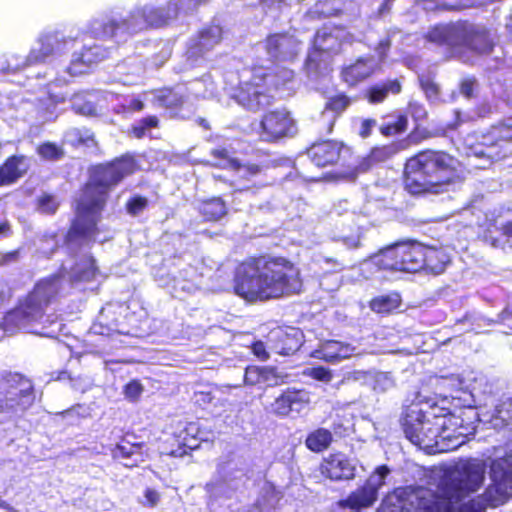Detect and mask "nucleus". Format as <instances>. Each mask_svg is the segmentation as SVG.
<instances>
[{
	"label": "nucleus",
	"instance_id": "1",
	"mask_svg": "<svg viewBox=\"0 0 512 512\" xmlns=\"http://www.w3.org/2000/svg\"><path fill=\"white\" fill-rule=\"evenodd\" d=\"M490 484L467 501L485 479L484 468L465 463L455 475L443 478L437 491L423 486L395 488L382 502L383 512H483L504 505L512 498V464L504 459L490 466Z\"/></svg>",
	"mask_w": 512,
	"mask_h": 512
},
{
	"label": "nucleus",
	"instance_id": "2",
	"mask_svg": "<svg viewBox=\"0 0 512 512\" xmlns=\"http://www.w3.org/2000/svg\"><path fill=\"white\" fill-rule=\"evenodd\" d=\"M136 169V161L129 155H122L92 169L75 200L74 217L66 230V244L81 247L95 241L100 233L98 223L110 191Z\"/></svg>",
	"mask_w": 512,
	"mask_h": 512
},
{
	"label": "nucleus",
	"instance_id": "3",
	"mask_svg": "<svg viewBox=\"0 0 512 512\" xmlns=\"http://www.w3.org/2000/svg\"><path fill=\"white\" fill-rule=\"evenodd\" d=\"M301 270L291 259L267 253L248 256L235 266L233 293L248 303L299 294Z\"/></svg>",
	"mask_w": 512,
	"mask_h": 512
},
{
	"label": "nucleus",
	"instance_id": "4",
	"mask_svg": "<svg viewBox=\"0 0 512 512\" xmlns=\"http://www.w3.org/2000/svg\"><path fill=\"white\" fill-rule=\"evenodd\" d=\"M400 424L406 439L429 454L457 449L474 431L472 423L449 408L433 404L424 409L420 402L405 406Z\"/></svg>",
	"mask_w": 512,
	"mask_h": 512
},
{
	"label": "nucleus",
	"instance_id": "5",
	"mask_svg": "<svg viewBox=\"0 0 512 512\" xmlns=\"http://www.w3.org/2000/svg\"><path fill=\"white\" fill-rule=\"evenodd\" d=\"M459 161L446 151L426 149L409 157L403 169V184L411 195L435 194L454 182Z\"/></svg>",
	"mask_w": 512,
	"mask_h": 512
},
{
	"label": "nucleus",
	"instance_id": "6",
	"mask_svg": "<svg viewBox=\"0 0 512 512\" xmlns=\"http://www.w3.org/2000/svg\"><path fill=\"white\" fill-rule=\"evenodd\" d=\"M62 287L63 281L59 274L38 280L25 296L18 299L15 307L5 313L3 329L14 331L39 322L46 309L59 301Z\"/></svg>",
	"mask_w": 512,
	"mask_h": 512
},
{
	"label": "nucleus",
	"instance_id": "7",
	"mask_svg": "<svg viewBox=\"0 0 512 512\" xmlns=\"http://www.w3.org/2000/svg\"><path fill=\"white\" fill-rule=\"evenodd\" d=\"M210 0H170L162 8H143L120 20H110L103 25V32L111 37L133 35L151 27L167 25L181 15L188 16Z\"/></svg>",
	"mask_w": 512,
	"mask_h": 512
},
{
	"label": "nucleus",
	"instance_id": "8",
	"mask_svg": "<svg viewBox=\"0 0 512 512\" xmlns=\"http://www.w3.org/2000/svg\"><path fill=\"white\" fill-rule=\"evenodd\" d=\"M424 38L453 52L467 50L483 55L491 53L494 48L490 29L469 20L436 24L428 29Z\"/></svg>",
	"mask_w": 512,
	"mask_h": 512
},
{
	"label": "nucleus",
	"instance_id": "9",
	"mask_svg": "<svg viewBox=\"0 0 512 512\" xmlns=\"http://www.w3.org/2000/svg\"><path fill=\"white\" fill-rule=\"evenodd\" d=\"M422 242L407 239L396 241L382 248L375 256L374 263L390 272L415 274L422 272Z\"/></svg>",
	"mask_w": 512,
	"mask_h": 512
},
{
	"label": "nucleus",
	"instance_id": "10",
	"mask_svg": "<svg viewBox=\"0 0 512 512\" xmlns=\"http://www.w3.org/2000/svg\"><path fill=\"white\" fill-rule=\"evenodd\" d=\"M36 400L32 380L19 372H6L0 377V414L23 415Z\"/></svg>",
	"mask_w": 512,
	"mask_h": 512
},
{
	"label": "nucleus",
	"instance_id": "11",
	"mask_svg": "<svg viewBox=\"0 0 512 512\" xmlns=\"http://www.w3.org/2000/svg\"><path fill=\"white\" fill-rule=\"evenodd\" d=\"M512 116L491 125L486 131L473 136L469 144L471 154L489 163L502 161L512 154Z\"/></svg>",
	"mask_w": 512,
	"mask_h": 512
},
{
	"label": "nucleus",
	"instance_id": "12",
	"mask_svg": "<svg viewBox=\"0 0 512 512\" xmlns=\"http://www.w3.org/2000/svg\"><path fill=\"white\" fill-rule=\"evenodd\" d=\"M265 76L263 66H253L250 77L240 80L234 88L233 99L251 112L271 106L275 102V96L269 91Z\"/></svg>",
	"mask_w": 512,
	"mask_h": 512
},
{
	"label": "nucleus",
	"instance_id": "13",
	"mask_svg": "<svg viewBox=\"0 0 512 512\" xmlns=\"http://www.w3.org/2000/svg\"><path fill=\"white\" fill-rule=\"evenodd\" d=\"M478 226L479 235L485 243L503 247L512 239V208L500 206L486 212Z\"/></svg>",
	"mask_w": 512,
	"mask_h": 512
},
{
	"label": "nucleus",
	"instance_id": "14",
	"mask_svg": "<svg viewBox=\"0 0 512 512\" xmlns=\"http://www.w3.org/2000/svg\"><path fill=\"white\" fill-rule=\"evenodd\" d=\"M296 131V121L286 108L268 110L263 113L259 121V139L265 143H278L292 137Z\"/></svg>",
	"mask_w": 512,
	"mask_h": 512
},
{
	"label": "nucleus",
	"instance_id": "15",
	"mask_svg": "<svg viewBox=\"0 0 512 512\" xmlns=\"http://www.w3.org/2000/svg\"><path fill=\"white\" fill-rule=\"evenodd\" d=\"M306 154L311 162L319 167H348L352 149L342 141L326 139L312 143Z\"/></svg>",
	"mask_w": 512,
	"mask_h": 512
},
{
	"label": "nucleus",
	"instance_id": "16",
	"mask_svg": "<svg viewBox=\"0 0 512 512\" xmlns=\"http://www.w3.org/2000/svg\"><path fill=\"white\" fill-rule=\"evenodd\" d=\"M224 31L218 23H208L200 28L187 44L188 59L197 61L204 58L223 40Z\"/></svg>",
	"mask_w": 512,
	"mask_h": 512
},
{
	"label": "nucleus",
	"instance_id": "17",
	"mask_svg": "<svg viewBox=\"0 0 512 512\" xmlns=\"http://www.w3.org/2000/svg\"><path fill=\"white\" fill-rule=\"evenodd\" d=\"M264 50L273 63L294 62L299 56V42L286 31L270 33L264 39Z\"/></svg>",
	"mask_w": 512,
	"mask_h": 512
},
{
	"label": "nucleus",
	"instance_id": "18",
	"mask_svg": "<svg viewBox=\"0 0 512 512\" xmlns=\"http://www.w3.org/2000/svg\"><path fill=\"white\" fill-rule=\"evenodd\" d=\"M384 485L383 481H372L371 478L351 491L344 499L337 502L341 509H348L351 512H361L372 507L378 500L379 489Z\"/></svg>",
	"mask_w": 512,
	"mask_h": 512
},
{
	"label": "nucleus",
	"instance_id": "19",
	"mask_svg": "<svg viewBox=\"0 0 512 512\" xmlns=\"http://www.w3.org/2000/svg\"><path fill=\"white\" fill-rule=\"evenodd\" d=\"M350 33L344 25H322L317 29L313 43L320 50H324L327 56L332 57L339 54L344 43L350 39Z\"/></svg>",
	"mask_w": 512,
	"mask_h": 512
},
{
	"label": "nucleus",
	"instance_id": "20",
	"mask_svg": "<svg viewBox=\"0 0 512 512\" xmlns=\"http://www.w3.org/2000/svg\"><path fill=\"white\" fill-rule=\"evenodd\" d=\"M322 477L333 482L351 480L355 477V466L341 452L330 453L324 457L318 467Z\"/></svg>",
	"mask_w": 512,
	"mask_h": 512
},
{
	"label": "nucleus",
	"instance_id": "21",
	"mask_svg": "<svg viewBox=\"0 0 512 512\" xmlns=\"http://www.w3.org/2000/svg\"><path fill=\"white\" fill-rule=\"evenodd\" d=\"M192 425H182L168 435L163 443V453L172 457H183L198 448V438L189 432Z\"/></svg>",
	"mask_w": 512,
	"mask_h": 512
},
{
	"label": "nucleus",
	"instance_id": "22",
	"mask_svg": "<svg viewBox=\"0 0 512 512\" xmlns=\"http://www.w3.org/2000/svg\"><path fill=\"white\" fill-rule=\"evenodd\" d=\"M108 57V50L101 45L85 46L74 54L67 71L73 76L82 75Z\"/></svg>",
	"mask_w": 512,
	"mask_h": 512
},
{
	"label": "nucleus",
	"instance_id": "23",
	"mask_svg": "<svg viewBox=\"0 0 512 512\" xmlns=\"http://www.w3.org/2000/svg\"><path fill=\"white\" fill-rule=\"evenodd\" d=\"M136 436L132 433H126L120 440L111 448V456L114 460L122 462L127 467L137 465V460H132L134 456L142 458L144 442H136Z\"/></svg>",
	"mask_w": 512,
	"mask_h": 512
},
{
	"label": "nucleus",
	"instance_id": "24",
	"mask_svg": "<svg viewBox=\"0 0 512 512\" xmlns=\"http://www.w3.org/2000/svg\"><path fill=\"white\" fill-rule=\"evenodd\" d=\"M422 272L439 275L445 271L451 259L442 247L426 245L422 243Z\"/></svg>",
	"mask_w": 512,
	"mask_h": 512
},
{
	"label": "nucleus",
	"instance_id": "25",
	"mask_svg": "<svg viewBox=\"0 0 512 512\" xmlns=\"http://www.w3.org/2000/svg\"><path fill=\"white\" fill-rule=\"evenodd\" d=\"M303 344V334L295 328L289 331L279 330L275 333L271 349L274 353L282 356L295 354Z\"/></svg>",
	"mask_w": 512,
	"mask_h": 512
},
{
	"label": "nucleus",
	"instance_id": "26",
	"mask_svg": "<svg viewBox=\"0 0 512 512\" xmlns=\"http://www.w3.org/2000/svg\"><path fill=\"white\" fill-rule=\"evenodd\" d=\"M374 74V68L369 59L359 57L349 65L343 66L340 71L341 80L348 87H355Z\"/></svg>",
	"mask_w": 512,
	"mask_h": 512
},
{
	"label": "nucleus",
	"instance_id": "27",
	"mask_svg": "<svg viewBox=\"0 0 512 512\" xmlns=\"http://www.w3.org/2000/svg\"><path fill=\"white\" fill-rule=\"evenodd\" d=\"M402 80L403 77L393 78L370 85L364 91V98L372 105L383 103L390 95L402 92Z\"/></svg>",
	"mask_w": 512,
	"mask_h": 512
},
{
	"label": "nucleus",
	"instance_id": "28",
	"mask_svg": "<svg viewBox=\"0 0 512 512\" xmlns=\"http://www.w3.org/2000/svg\"><path fill=\"white\" fill-rule=\"evenodd\" d=\"M265 81L269 86V91H284L292 89V86L296 80V72L284 65L275 63V66L271 71H267L264 68Z\"/></svg>",
	"mask_w": 512,
	"mask_h": 512
},
{
	"label": "nucleus",
	"instance_id": "29",
	"mask_svg": "<svg viewBox=\"0 0 512 512\" xmlns=\"http://www.w3.org/2000/svg\"><path fill=\"white\" fill-rule=\"evenodd\" d=\"M354 348L347 343L337 340H327L314 351L319 360L328 363H337L352 356Z\"/></svg>",
	"mask_w": 512,
	"mask_h": 512
},
{
	"label": "nucleus",
	"instance_id": "30",
	"mask_svg": "<svg viewBox=\"0 0 512 512\" xmlns=\"http://www.w3.org/2000/svg\"><path fill=\"white\" fill-rule=\"evenodd\" d=\"M405 149L402 142H391L383 145L374 146L363 157L360 167L362 169H369L380 163H384L398 154L401 150Z\"/></svg>",
	"mask_w": 512,
	"mask_h": 512
},
{
	"label": "nucleus",
	"instance_id": "31",
	"mask_svg": "<svg viewBox=\"0 0 512 512\" xmlns=\"http://www.w3.org/2000/svg\"><path fill=\"white\" fill-rule=\"evenodd\" d=\"M307 402L303 399L301 390L287 388L272 403V411L275 415L285 417L292 410H299Z\"/></svg>",
	"mask_w": 512,
	"mask_h": 512
},
{
	"label": "nucleus",
	"instance_id": "32",
	"mask_svg": "<svg viewBox=\"0 0 512 512\" xmlns=\"http://www.w3.org/2000/svg\"><path fill=\"white\" fill-rule=\"evenodd\" d=\"M99 274L96 259L92 255L86 256L83 260L76 262L71 267L69 277L70 284L92 282Z\"/></svg>",
	"mask_w": 512,
	"mask_h": 512
},
{
	"label": "nucleus",
	"instance_id": "33",
	"mask_svg": "<svg viewBox=\"0 0 512 512\" xmlns=\"http://www.w3.org/2000/svg\"><path fill=\"white\" fill-rule=\"evenodd\" d=\"M379 126L380 134L385 138L402 135L408 129V117L400 111H392L382 116Z\"/></svg>",
	"mask_w": 512,
	"mask_h": 512
},
{
	"label": "nucleus",
	"instance_id": "34",
	"mask_svg": "<svg viewBox=\"0 0 512 512\" xmlns=\"http://www.w3.org/2000/svg\"><path fill=\"white\" fill-rule=\"evenodd\" d=\"M198 212L204 222L215 223L228 214V206L220 196H213L199 203Z\"/></svg>",
	"mask_w": 512,
	"mask_h": 512
},
{
	"label": "nucleus",
	"instance_id": "35",
	"mask_svg": "<svg viewBox=\"0 0 512 512\" xmlns=\"http://www.w3.org/2000/svg\"><path fill=\"white\" fill-rule=\"evenodd\" d=\"M25 161L24 155H11L0 165V187L16 183L24 174L21 165Z\"/></svg>",
	"mask_w": 512,
	"mask_h": 512
},
{
	"label": "nucleus",
	"instance_id": "36",
	"mask_svg": "<svg viewBox=\"0 0 512 512\" xmlns=\"http://www.w3.org/2000/svg\"><path fill=\"white\" fill-rule=\"evenodd\" d=\"M279 378L277 369L272 366H248L244 374V382L251 386L258 384L277 385Z\"/></svg>",
	"mask_w": 512,
	"mask_h": 512
},
{
	"label": "nucleus",
	"instance_id": "37",
	"mask_svg": "<svg viewBox=\"0 0 512 512\" xmlns=\"http://www.w3.org/2000/svg\"><path fill=\"white\" fill-rule=\"evenodd\" d=\"M98 95L92 91L75 93L70 98V107L78 115L94 116L97 114Z\"/></svg>",
	"mask_w": 512,
	"mask_h": 512
},
{
	"label": "nucleus",
	"instance_id": "38",
	"mask_svg": "<svg viewBox=\"0 0 512 512\" xmlns=\"http://www.w3.org/2000/svg\"><path fill=\"white\" fill-rule=\"evenodd\" d=\"M332 442V432L327 428L318 427L307 434L304 443L309 451L323 453L330 448Z\"/></svg>",
	"mask_w": 512,
	"mask_h": 512
},
{
	"label": "nucleus",
	"instance_id": "39",
	"mask_svg": "<svg viewBox=\"0 0 512 512\" xmlns=\"http://www.w3.org/2000/svg\"><path fill=\"white\" fill-rule=\"evenodd\" d=\"M401 304V295L398 292H392L372 298L369 302V307L377 314L388 315L398 309Z\"/></svg>",
	"mask_w": 512,
	"mask_h": 512
},
{
	"label": "nucleus",
	"instance_id": "40",
	"mask_svg": "<svg viewBox=\"0 0 512 512\" xmlns=\"http://www.w3.org/2000/svg\"><path fill=\"white\" fill-rule=\"evenodd\" d=\"M264 165L254 162L241 163L238 159L231 161V170L237 173L238 177L247 181L260 175L264 170Z\"/></svg>",
	"mask_w": 512,
	"mask_h": 512
},
{
	"label": "nucleus",
	"instance_id": "41",
	"mask_svg": "<svg viewBox=\"0 0 512 512\" xmlns=\"http://www.w3.org/2000/svg\"><path fill=\"white\" fill-rule=\"evenodd\" d=\"M156 99L162 107L171 110L180 109L185 102L184 96L173 88L160 89Z\"/></svg>",
	"mask_w": 512,
	"mask_h": 512
},
{
	"label": "nucleus",
	"instance_id": "42",
	"mask_svg": "<svg viewBox=\"0 0 512 512\" xmlns=\"http://www.w3.org/2000/svg\"><path fill=\"white\" fill-rule=\"evenodd\" d=\"M329 56L324 50L318 49L313 43L312 49L309 51L304 67L308 72L318 73L323 67L326 66Z\"/></svg>",
	"mask_w": 512,
	"mask_h": 512
},
{
	"label": "nucleus",
	"instance_id": "43",
	"mask_svg": "<svg viewBox=\"0 0 512 512\" xmlns=\"http://www.w3.org/2000/svg\"><path fill=\"white\" fill-rule=\"evenodd\" d=\"M59 207L60 202L50 193H42L35 200V209L41 214L53 215Z\"/></svg>",
	"mask_w": 512,
	"mask_h": 512
},
{
	"label": "nucleus",
	"instance_id": "44",
	"mask_svg": "<svg viewBox=\"0 0 512 512\" xmlns=\"http://www.w3.org/2000/svg\"><path fill=\"white\" fill-rule=\"evenodd\" d=\"M70 140L69 144L74 148H80V147H95L97 145V142L95 140V137L92 132L89 130H80V129H73L70 132Z\"/></svg>",
	"mask_w": 512,
	"mask_h": 512
},
{
	"label": "nucleus",
	"instance_id": "45",
	"mask_svg": "<svg viewBox=\"0 0 512 512\" xmlns=\"http://www.w3.org/2000/svg\"><path fill=\"white\" fill-rule=\"evenodd\" d=\"M352 103V98L344 92L336 93L328 98L325 103V109L333 112L334 114L343 113Z\"/></svg>",
	"mask_w": 512,
	"mask_h": 512
},
{
	"label": "nucleus",
	"instance_id": "46",
	"mask_svg": "<svg viewBox=\"0 0 512 512\" xmlns=\"http://www.w3.org/2000/svg\"><path fill=\"white\" fill-rule=\"evenodd\" d=\"M159 126V118L156 115H149L141 118L131 126V133L137 139L145 136L146 131L157 128Z\"/></svg>",
	"mask_w": 512,
	"mask_h": 512
},
{
	"label": "nucleus",
	"instance_id": "47",
	"mask_svg": "<svg viewBox=\"0 0 512 512\" xmlns=\"http://www.w3.org/2000/svg\"><path fill=\"white\" fill-rule=\"evenodd\" d=\"M494 417L504 426L512 427V396L501 400L495 408Z\"/></svg>",
	"mask_w": 512,
	"mask_h": 512
},
{
	"label": "nucleus",
	"instance_id": "48",
	"mask_svg": "<svg viewBox=\"0 0 512 512\" xmlns=\"http://www.w3.org/2000/svg\"><path fill=\"white\" fill-rule=\"evenodd\" d=\"M37 153L44 160L55 161L62 158L63 150L60 146L54 143L44 142L38 145Z\"/></svg>",
	"mask_w": 512,
	"mask_h": 512
},
{
	"label": "nucleus",
	"instance_id": "49",
	"mask_svg": "<svg viewBox=\"0 0 512 512\" xmlns=\"http://www.w3.org/2000/svg\"><path fill=\"white\" fill-rule=\"evenodd\" d=\"M478 86L475 76H466L460 80L458 90L464 98L469 100L476 97Z\"/></svg>",
	"mask_w": 512,
	"mask_h": 512
},
{
	"label": "nucleus",
	"instance_id": "50",
	"mask_svg": "<svg viewBox=\"0 0 512 512\" xmlns=\"http://www.w3.org/2000/svg\"><path fill=\"white\" fill-rule=\"evenodd\" d=\"M148 206L147 198L135 195L126 202V210L130 215L136 216Z\"/></svg>",
	"mask_w": 512,
	"mask_h": 512
},
{
	"label": "nucleus",
	"instance_id": "51",
	"mask_svg": "<svg viewBox=\"0 0 512 512\" xmlns=\"http://www.w3.org/2000/svg\"><path fill=\"white\" fill-rule=\"evenodd\" d=\"M419 85L427 98H436L439 95V86L431 77L424 75L420 76Z\"/></svg>",
	"mask_w": 512,
	"mask_h": 512
},
{
	"label": "nucleus",
	"instance_id": "52",
	"mask_svg": "<svg viewBox=\"0 0 512 512\" xmlns=\"http://www.w3.org/2000/svg\"><path fill=\"white\" fill-rule=\"evenodd\" d=\"M210 155L217 160L224 161L225 164L223 165L221 162H218L215 164L216 167H222V168H230L231 169V161L237 160L236 158H233L230 156V153L227 148L225 147H217L213 148L210 151Z\"/></svg>",
	"mask_w": 512,
	"mask_h": 512
},
{
	"label": "nucleus",
	"instance_id": "53",
	"mask_svg": "<svg viewBox=\"0 0 512 512\" xmlns=\"http://www.w3.org/2000/svg\"><path fill=\"white\" fill-rule=\"evenodd\" d=\"M308 375L315 380L323 381V382H329L333 378L331 371L324 366L312 367L310 369Z\"/></svg>",
	"mask_w": 512,
	"mask_h": 512
},
{
	"label": "nucleus",
	"instance_id": "54",
	"mask_svg": "<svg viewBox=\"0 0 512 512\" xmlns=\"http://www.w3.org/2000/svg\"><path fill=\"white\" fill-rule=\"evenodd\" d=\"M143 391V387L138 380H131L124 386V394L131 400L139 398Z\"/></svg>",
	"mask_w": 512,
	"mask_h": 512
},
{
	"label": "nucleus",
	"instance_id": "55",
	"mask_svg": "<svg viewBox=\"0 0 512 512\" xmlns=\"http://www.w3.org/2000/svg\"><path fill=\"white\" fill-rule=\"evenodd\" d=\"M14 294L13 287L4 279H0V307L10 302Z\"/></svg>",
	"mask_w": 512,
	"mask_h": 512
},
{
	"label": "nucleus",
	"instance_id": "56",
	"mask_svg": "<svg viewBox=\"0 0 512 512\" xmlns=\"http://www.w3.org/2000/svg\"><path fill=\"white\" fill-rule=\"evenodd\" d=\"M192 399L196 406L204 408L212 403L214 396L211 391H196Z\"/></svg>",
	"mask_w": 512,
	"mask_h": 512
},
{
	"label": "nucleus",
	"instance_id": "57",
	"mask_svg": "<svg viewBox=\"0 0 512 512\" xmlns=\"http://www.w3.org/2000/svg\"><path fill=\"white\" fill-rule=\"evenodd\" d=\"M63 327L64 323L61 319L51 321L48 326H44L45 331L43 332V335L50 338H58Z\"/></svg>",
	"mask_w": 512,
	"mask_h": 512
},
{
	"label": "nucleus",
	"instance_id": "58",
	"mask_svg": "<svg viewBox=\"0 0 512 512\" xmlns=\"http://www.w3.org/2000/svg\"><path fill=\"white\" fill-rule=\"evenodd\" d=\"M251 351L259 360L266 361L269 359V353L266 350L264 342L257 340L252 342Z\"/></svg>",
	"mask_w": 512,
	"mask_h": 512
},
{
	"label": "nucleus",
	"instance_id": "59",
	"mask_svg": "<svg viewBox=\"0 0 512 512\" xmlns=\"http://www.w3.org/2000/svg\"><path fill=\"white\" fill-rule=\"evenodd\" d=\"M376 125V120L372 118H366L361 121L359 128V136L363 139L368 138L372 134V129Z\"/></svg>",
	"mask_w": 512,
	"mask_h": 512
},
{
	"label": "nucleus",
	"instance_id": "60",
	"mask_svg": "<svg viewBox=\"0 0 512 512\" xmlns=\"http://www.w3.org/2000/svg\"><path fill=\"white\" fill-rule=\"evenodd\" d=\"M144 497H145V503L144 505L145 506H148V507H154L157 505V503L159 502L160 500V495L159 493L154 490V489H151V488H147L144 492Z\"/></svg>",
	"mask_w": 512,
	"mask_h": 512
},
{
	"label": "nucleus",
	"instance_id": "61",
	"mask_svg": "<svg viewBox=\"0 0 512 512\" xmlns=\"http://www.w3.org/2000/svg\"><path fill=\"white\" fill-rule=\"evenodd\" d=\"M501 322L510 329L512 334V303L508 304L499 315Z\"/></svg>",
	"mask_w": 512,
	"mask_h": 512
},
{
	"label": "nucleus",
	"instance_id": "62",
	"mask_svg": "<svg viewBox=\"0 0 512 512\" xmlns=\"http://www.w3.org/2000/svg\"><path fill=\"white\" fill-rule=\"evenodd\" d=\"M389 473H390L389 467L387 465L383 464V465L376 467L375 470L373 471V473L369 476V478H371L373 480V477L375 475H377V476H379L378 481H383L385 483V478L388 476Z\"/></svg>",
	"mask_w": 512,
	"mask_h": 512
},
{
	"label": "nucleus",
	"instance_id": "63",
	"mask_svg": "<svg viewBox=\"0 0 512 512\" xmlns=\"http://www.w3.org/2000/svg\"><path fill=\"white\" fill-rule=\"evenodd\" d=\"M343 243L351 249H357L361 246V237L357 235L356 237H343Z\"/></svg>",
	"mask_w": 512,
	"mask_h": 512
},
{
	"label": "nucleus",
	"instance_id": "64",
	"mask_svg": "<svg viewBox=\"0 0 512 512\" xmlns=\"http://www.w3.org/2000/svg\"><path fill=\"white\" fill-rule=\"evenodd\" d=\"M128 109L133 112L142 111L144 109V103L139 98H134L129 102Z\"/></svg>",
	"mask_w": 512,
	"mask_h": 512
}]
</instances>
